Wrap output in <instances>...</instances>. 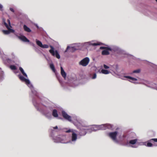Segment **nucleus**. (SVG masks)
Instances as JSON below:
<instances>
[{
    "mask_svg": "<svg viewBox=\"0 0 157 157\" xmlns=\"http://www.w3.org/2000/svg\"><path fill=\"white\" fill-rule=\"evenodd\" d=\"M50 47L51 48V49L49 50V52L51 55L53 56H56V57L58 59H60V56L58 52V51L56 50L55 52L54 48L52 46L50 45Z\"/></svg>",
    "mask_w": 157,
    "mask_h": 157,
    "instance_id": "1",
    "label": "nucleus"
},
{
    "mask_svg": "<svg viewBox=\"0 0 157 157\" xmlns=\"http://www.w3.org/2000/svg\"><path fill=\"white\" fill-rule=\"evenodd\" d=\"M65 132L66 133L72 132L71 140L73 141L76 140L77 139V135L76 133H75V132H76L75 130L72 129H69L66 131Z\"/></svg>",
    "mask_w": 157,
    "mask_h": 157,
    "instance_id": "2",
    "label": "nucleus"
},
{
    "mask_svg": "<svg viewBox=\"0 0 157 157\" xmlns=\"http://www.w3.org/2000/svg\"><path fill=\"white\" fill-rule=\"evenodd\" d=\"M100 49H104V50L102 51L101 54L103 55H107L109 54V51H111L112 49L110 48L105 47H101L100 48Z\"/></svg>",
    "mask_w": 157,
    "mask_h": 157,
    "instance_id": "3",
    "label": "nucleus"
},
{
    "mask_svg": "<svg viewBox=\"0 0 157 157\" xmlns=\"http://www.w3.org/2000/svg\"><path fill=\"white\" fill-rule=\"evenodd\" d=\"M89 59L88 57H86L82 60L79 63L80 64L83 66H86L89 62Z\"/></svg>",
    "mask_w": 157,
    "mask_h": 157,
    "instance_id": "4",
    "label": "nucleus"
},
{
    "mask_svg": "<svg viewBox=\"0 0 157 157\" xmlns=\"http://www.w3.org/2000/svg\"><path fill=\"white\" fill-rule=\"evenodd\" d=\"M62 114L63 117L69 121L71 122L72 121L71 117L68 115L64 111H62Z\"/></svg>",
    "mask_w": 157,
    "mask_h": 157,
    "instance_id": "5",
    "label": "nucleus"
},
{
    "mask_svg": "<svg viewBox=\"0 0 157 157\" xmlns=\"http://www.w3.org/2000/svg\"><path fill=\"white\" fill-rule=\"evenodd\" d=\"M117 134V132L115 131L113 132H110L109 133V136L113 140H116V137Z\"/></svg>",
    "mask_w": 157,
    "mask_h": 157,
    "instance_id": "6",
    "label": "nucleus"
},
{
    "mask_svg": "<svg viewBox=\"0 0 157 157\" xmlns=\"http://www.w3.org/2000/svg\"><path fill=\"white\" fill-rule=\"evenodd\" d=\"M19 79L22 82H25V83L27 84H29L30 83V82L29 80L28 79H26L23 76L21 75H19L18 76Z\"/></svg>",
    "mask_w": 157,
    "mask_h": 157,
    "instance_id": "7",
    "label": "nucleus"
},
{
    "mask_svg": "<svg viewBox=\"0 0 157 157\" xmlns=\"http://www.w3.org/2000/svg\"><path fill=\"white\" fill-rule=\"evenodd\" d=\"M157 142V138L151 139L148 141L147 146L148 147H151L153 145L151 142Z\"/></svg>",
    "mask_w": 157,
    "mask_h": 157,
    "instance_id": "8",
    "label": "nucleus"
},
{
    "mask_svg": "<svg viewBox=\"0 0 157 157\" xmlns=\"http://www.w3.org/2000/svg\"><path fill=\"white\" fill-rule=\"evenodd\" d=\"M95 128H98V130H105L108 128V126L106 124H102L100 125L96 126Z\"/></svg>",
    "mask_w": 157,
    "mask_h": 157,
    "instance_id": "9",
    "label": "nucleus"
},
{
    "mask_svg": "<svg viewBox=\"0 0 157 157\" xmlns=\"http://www.w3.org/2000/svg\"><path fill=\"white\" fill-rule=\"evenodd\" d=\"M18 38L22 41L25 42H29V40L24 36H18Z\"/></svg>",
    "mask_w": 157,
    "mask_h": 157,
    "instance_id": "10",
    "label": "nucleus"
},
{
    "mask_svg": "<svg viewBox=\"0 0 157 157\" xmlns=\"http://www.w3.org/2000/svg\"><path fill=\"white\" fill-rule=\"evenodd\" d=\"M81 130L85 131V135L88 132H90V127L89 126H84L81 129Z\"/></svg>",
    "mask_w": 157,
    "mask_h": 157,
    "instance_id": "11",
    "label": "nucleus"
},
{
    "mask_svg": "<svg viewBox=\"0 0 157 157\" xmlns=\"http://www.w3.org/2000/svg\"><path fill=\"white\" fill-rule=\"evenodd\" d=\"M7 29H8V30H2V31L4 34H8L11 32L13 33L14 32V30L10 28Z\"/></svg>",
    "mask_w": 157,
    "mask_h": 157,
    "instance_id": "12",
    "label": "nucleus"
},
{
    "mask_svg": "<svg viewBox=\"0 0 157 157\" xmlns=\"http://www.w3.org/2000/svg\"><path fill=\"white\" fill-rule=\"evenodd\" d=\"M60 69L61 75L63 78H65L66 76V72L64 71L62 67H61Z\"/></svg>",
    "mask_w": 157,
    "mask_h": 157,
    "instance_id": "13",
    "label": "nucleus"
},
{
    "mask_svg": "<svg viewBox=\"0 0 157 157\" xmlns=\"http://www.w3.org/2000/svg\"><path fill=\"white\" fill-rule=\"evenodd\" d=\"M52 115L55 117H58L57 111L56 109H54L53 110Z\"/></svg>",
    "mask_w": 157,
    "mask_h": 157,
    "instance_id": "14",
    "label": "nucleus"
},
{
    "mask_svg": "<svg viewBox=\"0 0 157 157\" xmlns=\"http://www.w3.org/2000/svg\"><path fill=\"white\" fill-rule=\"evenodd\" d=\"M97 125H93L90 127V132L92 131H96L98 130V128H95V126Z\"/></svg>",
    "mask_w": 157,
    "mask_h": 157,
    "instance_id": "15",
    "label": "nucleus"
},
{
    "mask_svg": "<svg viewBox=\"0 0 157 157\" xmlns=\"http://www.w3.org/2000/svg\"><path fill=\"white\" fill-rule=\"evenodd\" d=\"M23 28L25 31L30 33L31 31V30L26 25H24L23 26Z\"/></svg>",
    "mask_w": 157,
    "mask_h": 157,
    "instance_id": "16",
    "label": "nucleus"
},
{
    "mask_svg": "<svg viewBox=\"0 0 157 157\" xmlns=\"http://www.w3.org/2000/svg\"><path fill=\"white\" fill-rule=\"evenodd\" d=\"M69 48L70 49L71 51L72 52L75 51L76 50L74 47H70L69 46H68L65 52H66Z\"/></svg>",
    "mask_w": 157,
    "mask_h": 157,
    "instance_id": "17",
    "label": "nucleus"
},
{
    "mask_svg": "<svg viewBox=\"0 0 157 157\" xmlns=\"http://www.w3.org/2000/svg\"><path fill=\"white\" fill-rule=\"evenodd\" d=\"M19 69L20 71L21 72L22 74L25 76L26 77H27V75L24 72V71L23 68L21 67H19Z\"/></svg>",
    "mask_w": 157,
    "mask_h": 157,
    "instance_id": "18",
    "label": "nucleus"
},
{
    "mask_svg": "<svg viewBox=\"0 0 157 157\" xmlns=\"http://www.w3.org/2000/svg\"><path fill=\"white\" fill-rule=\"evenodd\" d=\"M137 140H138L137 139H135L134 140H130L129 141V143L132 144H134L137 142Z\"/></svg>",
    "mask_w": 157,
    "mask_h": 157,
    "instance_id": "19",
    "label": "nucleus"
},
{
    "mask_svg": "<svg viewBox=\"0 0 157 157\" xmlns=\"http://www.w3.org/2000/svg\"><path fill=\"white\" fill-rule=\"evenodd\" d=\"M36 41L37 44L40 47H41L42 46L43 44L40 41L38 40L37 39L36 40Z\"/></svg>",
    "mask_w": 157,
    "mask_h": 157,
    "instance_id": "20",
    "label": "nucleus"
},
{
    "mask_svg": "<svg viewBox=\"0 0 157 157\" xmlns=\"http://www.w3.org/2000/svg\"><path fill=\"white\" fill-rule=\"evenodd\" d=\"M50 67L51 69L54 72H55L56 70L54 65L53 64H51L50 65Z\"/></svg>",
    "mask_w": 157,
    "mask_h": 157,
    "instance_id": "21",
    "label": "nucleus"
},
{
    "mask_svg": "<svg viewBox=\"0 0 157 157\" xmlns=\"http://www.w3.org/2000/svg\"><path fill=\"white\" fill-rule=\"evenodd\" d=\"M124 77L126 78L130 79L132 81H136L137 80V79L136 78L129 76H125Z\"/></svg>",
    "mask_w": 157,
    "mask_h": 157,
    "instance_id": "22",
    "label": "nucleus"
},
{
    "mask_svg": "<svg viewBox=\"0 0 157 157\" xmlns=\"http://www.w3.org/2000/svg\"><path fill=\"white\" fill-rule=\"evenodd\" d=\"M101 72L102 73L105 74H107L109 73V71L105 69H102L101 70Z\"/></svg>",
    "mask_w": 157,
    "mask_h": 157,
    "instance_id": "23",
    "label": "nucleus"
},
{
    "mask_svg": "<svg viewBox=\"0 0 157 157\" xmlns=\"http://www.w3.org/2000/svg\"><path fill=\"white\" fill-rule=\"evenodd\" d=\"M10 69L12 70H16L17 69V68L16 66L13 65H11L10 66Z\"/></svg>",
    "mask_w": 157,
    "mask_h": 157,
    "instance_id": "24",
    "label": "nucleus"
},
{
    "mask_svg": "<svg viewBox=\"0 0 157 157\" xmlns=\"http://www.w3.org/2000/svg\"><path fill=\"white\" fill-rule=\"evenodd\" d=\"M43 48H49V46L47 44H42V46L41 47Z\"/></svg>",
    "mask_w": 157,
    "mask_h": 157,
    "instance_id": "25",
    "label": "nucleus"
},
{
    "mask_svg": "<svg viewBox=\"0 0 157 157\" xmlns=\"http://www.w3.org/2000/svg\"><path fill=\"white\" fill-rule=\"evenodd\" d=\"M90 45H92L93 46H95L100 45V44L99 43H91Z\"/></svg>",
    "mask_w": 157,
    "mask_h": 157,
    "instance_id": "26",
    "label": "nucleus"
},
{
    "mask_svg": "<svg viewBox=\"0 0 157 157\" xmlns=\"http://www.w3.org/2000/svg\"><path fill=\"white\" fill-rule=\"evenodd\" d=\"M140 72V70L139 69L134 70L133 71V73H139Z\"/></svg>",
    "mask_w": 157,
    "mask_h": 157,
    "instance_id": "27",
    "label": "nucleus"
},
{
    "mask_svg": "<svg viewBox=\"0 0 157 157\" xmlns=\"http://www.w3.org/2000/svg\"><path fill=\"white\" fill-rule=\"evenodd\" d=\"M4 25H5V26H6V27L7 28V29H9V28H10L9 27V26H8V24L6 23V22H4Z\"/></svg>",
    "mask_w": 157,
    "mask_h": 157,
    "instance_id": "28",
    "label": "nucleus"
},
{
    "mask_svg": "<svg viewBox=\"0 0 157 157\" xmlns=\"http://www.w3.org/2000/svg\"><path fill=\"white\" fill-rule=\"evenodd\" d=\"M96 73H94L93 75V76L92 77V78L93 79H95L96 78Z\"/></svg>",
    "mask_w": 157,
    "mask_h": 157,
    "instance_id": "29",
    "label": "nucleus"
},
{
    "mask_svg": "<svg viewBox=\"0 0 157 157\" xmlns=\"http://www.w3.org/2000/svg\"><path fill=\"white\" fill-rule=\"evenodd\" d=\"M103 67L105 69H108L109 68V67L106 65L105 64H104Z\"/></svg>",
    "mask_w": 157,
    "mask_h": 157,
    "instance_id": "30",
    "label": "nucleus"
},
{
    "mask_svg": "<svg viewBox=\"0 0 157 157\" xmlns=\"http://www.w3.org/2000/svg\"><path fill=\"white\" fill-rule=\"evenodd\" d=\"M32 92L35 95H36L37 93H36V91H35V90H34V91L32 90Z\"/></svg>",
    "mask_w": 157,
    "mask_h": 157,
    "instance_id": "31",
    "label": "nucleus"
},
{
    "mask_svg": "<svg viewBox=\"0 0 157 157\" xmlns=\"http://www.w3.org/2000/svg\"><path fill=\"white\" fill-rule=\"evenodd\" d=\"M10 10L12 12H14V9L13 8H10Z\"/></svg>",
    "mask_w": 157,
    "mask_h": 157,
    "instance_id": "32",
    "label": "nucleus"
},
{
    "mask_svg": "<svg viewBox=\"0 0 157 157\" xmlns=\"http://www.w3.org/2000/svg\"><path fill=\"white\" fill-rule=\"evenodd\" d=\"M2 8H3L1 4H0V10L2 11Z\"/></svg>",
    "mask_w": 157,
    "mask_h": 157,
    "instance_id": "33",
    "label": "nucleus"
},
{
    "mask_svg": "<svg viewBox=\"0 0 157 157\" xmlns=\"http://www.w3.org/2000/svg\"><path fill=\"white\" fill-rule=\"evenodd\" d=\"M7 21H8V23H9V25H10V20H8Z\"/></svg>",
    "mask_w": 157,
    "mask_h": 157,
    "instance_id": "34",
    "label": "nucleus"
},
{
    "mask_svg": "<svg viewBox=\"0 0 157 157\" xmlns=\"http://www.w3.org/2000/svg\"><path fill=\"white\" fill-rule=\"evenodd\" d=\"M53 128L54 129H57L58 128V127L57 126H56V127H54Z\"/></svg>",
    "mask_w": 157,
    "mask_h": 157,
    "instance_id": "35",
    "label": "nucleus"
},
{
    "mask_svg": "<svg viewBox=\"0 0 157 157\" xmlns=\"http://www.w3.org/2000/svg\"><path fill=\"white\" fill-rule=\"evenodd\" d=\"M155 145L156 146H157V145Z\"/></svg>",
    "mask_w": 157,
    "mask_h": 157,
    "instance_id": "36",
    "label": "nucleus"
},
{
    "mask_svg": "<svg viewBox=\"0 0 157 157\" xmlns=\"http://www.w3.org/2000/svg\"><path fill=\"white\" fill-rule=\"evenodd\" d=\"M155 0L157 2V0Z\"/></svg>",
    "mask_w": 157,
    "mask_h": 157,
    "instance_id": "37",
    "label": "nucleus"
}]
</instances>
